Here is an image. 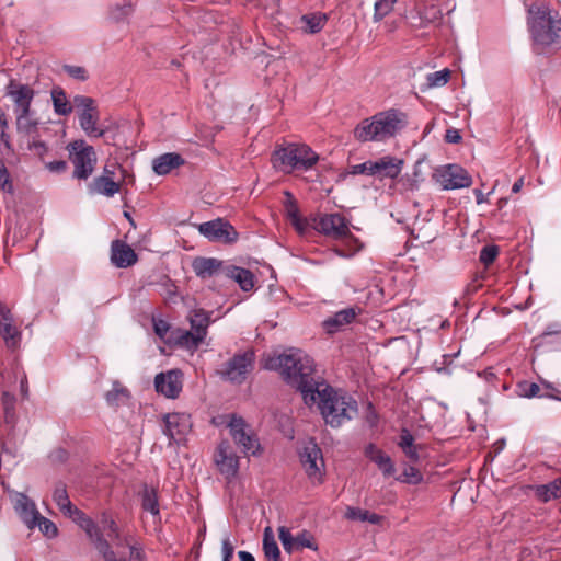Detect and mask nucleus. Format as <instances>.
I'll return each instance as SVG.
<instances>
[{
  "label": "nucleus",
  "mask_w": 561,
  "mask_h": 561,
  "mask_svg": "<svg viewBox=\"0 0 561 561\" xmlns=\"http://www.w3.org/2000/svg\"><path fill=\"white\" fill-rule=\"evenodd\" d=\"M263 551L267 561H282L280 550L271 527H266L263 533Z\"/></svg>",
  "instance_id": "72a5a7b5"
},
{
  "label": "nucleus",
  "mask_w": 561,
  "mask_h": 561,
  "mask_svg": "<svg viewBox=\"0 0 561 561\" xmlns=\"http://www.w3.org/2000/svg\"><path fill=\"white\" fill-rule=\"evenodd\" d=\"M71 519L82 528L99 552L110 548L108 542L103 538L98 525L82 511L75 512Z\"/></svg>",
  "instance_id": "aec40b11"
},
{
  "label": "nucleus",
  "mask_w": 561,
  "mask_h": 561,
  "mask_svg": "<svg viewBox=\"0 0 561 561\" xmlns=\"http://www.w3.org/2000/svg\"><path fill=\"white\" fill-rule=\"evenodd\" d=\"M163 433L170 438V443L180 444L191 432L192 422L186 413H168L163 416Z\"/></svg>",
  "instance_id": "4468645a"
},
{
  "label": "nucleus",
  "mask_w": 561,
  "mask_h": 561,
  "mask_svg": "<svg viewBox=\"0 0 561 561\" xmlns=\"http://www.w3.org/2000/svg\"><path fill=\"white\" fill-rule=\"evenodd\" d=\"M32 139L33 140L28 144V147L33 149L37 154L43 156L47 151L46 145L41 140H36V138Z\"/></svg>",
  "instance_id": "052dcab7"
},
{
  "label": "nucleus",
  "mask_w": 561,
  "mask_h": 561,
  "mask_svg": "<svg viewBox=\"0 0 561 561\" xmlns=\"http://www.w3.org/2000/svg\"><path fill=\"white\" fill-rule=\"evenodd\" d=\"M229 434L234 444L244 456L259 457L263 453L262 445L256 433L243 417L232 414L228 422Z\"/></svg>",
  "instance_id": "0eeeda50"
},
{
  "label": "nucleus",
  "mask_w": 561,
  "mask_h": 561,
  "mask_svg": "<svg viewBox=\"0 0 561 561\" xmlns=\"http://www.w3.org/2000/svg\"><path fill=\"white\" fill-rule=\"evenodd\" d=\"M352 173L353 174H368V175H373V161L369 160V161H366V162H363V163L354 165L353 170H352Z\"/></svg>",
  "instance_id": "603ef678"
},
{
  "label": "nucleus",
  "mask_w": 561,
  "mask_h": 561,
  "mask_svg": "<svg viewBox=\"0 0 561 561\" xmlns=\"http://www.w3.org/2000/svg\"><path fill=\"white\" fill-rule=\"evenodd\" d=\"M300 461L313 483H321L324 474V460L320 447L313 443H307L300 450Z\"/></svg>",
  "instance_id": "9d476101"
},
{
  "label": "nucleus",
  "mask_w": 561,
  "mask_h": 561,
  "mask_svg": "<svg viewBox=\"0 0 561 561\" xmlns=\"http://www.w3.org/2000/svg\"><path fill=\"white\" fill-rule=\"evenodd\" d=\"M319 161V156L308 145L288 144L274 151L273 167L283 173L306 172Z\"/></svg>",
  "instance_id": "39448f33"
},
{
  "label": "nucleus",
  "mask_w": 561,
  "mask_h": 561,
  "mask_svg": "<svg viewBox=\"0 0 561 561\" xmlns=\"http://www.w3.org/2000/svg\"><path fill=\"white\" fill-rule=\"evenodd\" d=\"M450 70L448 68H444L439 71L431 72L426 76L425 89H435L444 87L448 83L450 79Z\"/></svg>",
  "instance_id": "ea45409f"
},
{
  "label": "nucleus",
  "mask_w": 561,
  "mask_h": 561,
  "mask_svg": "<svg viewBox=\"0 0 561 561\" xmlns=\"http://www.w3.org/2000/svg\"><path fill=\"white\" fill-rule=\"evenodd\" d=\"M64 70L68 76L79 81H85L88 79V72L83 67L65 65Z\"/></svg>",
  "instance_id": "49530a36"
},
{
  "label": "nucleus",
  "mask_w": 561,
  "mask_h": 561,
  "mask_svg": "<svg viewBox=\"0 0 561 561\" xmlns=\"http://www.w3.org/2000/svg\"><path fill=\"white\" fill-rule=\"evenodd\" d=\"M442 12L437 5L419 2L415 12H411L408 19L413 26L422 27L437 22Z\"/></svg>",
  "instance_id": "b1692460"
},
{
  "label": "nucleus",
  "mask_w": 561,
  "mask_h": 561,
  "mask_svg": "<svg viewBox=\"0 0 561 561\" xmlns=\"http://www.w3.org/2000/svg\"><path fill=\"white\" fill-rule=\"evenodd\" d=\"M373 462L378 466L386 477L392 476L396 471L391 458L383 451L380 455L375 456Z\"/></svg>",
  "instance_id": "a18cd8bd"
},
{
  "label": "nucleus",
  "mask_w": 561,
  "mask_h": 561,
  "mask_svg": "<svg viewBox=\"0 0 561 561\" xmlns=\"http://www.w3.org/2000/svg\"><path fill=\"white\" fill-rule=\"evenodd\" d=\"M131 11H133L131 4L125 3L122 7L115 8V10H113V12H112V16L115 20H119V19H123L124 16L128 15L129 13H131Z\"/></svg>",
  "instance_id": "5fc2aeb1"
},
{
  "label": "nucleus",
  "mask_w": 561,
  "mask_h": 561,
  "mask_svg": "<svg viewBox=\"0 0 561 561\" xmlns=\"http://www.w3.org/2000/svg\"><path fill=\"white\" fill-rule=\"evenodd\" d=\"M278 538L283 545L284 550L289 554L305 548L314 551L318 550L314 537L308 530H302L294 536L289 528L280 526L278 528Z\"/></svg>",
  "instance_id": "2eb2a0df"
},
{
  "label": "nucleus",
  "mask_w": 561,
  "mask_h": 561,
  "mask_svg": "<svg viewBox=\"0 0 561 561\" xmlns=\"http://www.w3.org/2000/svg\"><path fill=\"white\" fill-rule=\"evenodd\" d=\"M129 561H145L144 552L139 547H130Z\"/></svg>",
  "instance_id": "e2e57ef3"
},
{
  "label": "nucleus",
  "mask_w": 561,
  "mask_h": 561,
  "mask_svg": "<svg viewBox=\"0 0 561 561\" xmlns=\"http://www.w3.org/2000/svg\"><path fill=\"white\" fill-rule=\"evenodd\" d=\"M16 131L20 135L36 138L43 128V123L37 117L34 110L24 111L14 114Z\"/></svg>",
  "instance_id": "412c9836"
},
{
  "label": "nucleus",
  "mask_w": 561,
  "mask_h": 561,
  "mask_svg": "<svg viewBox=\"0 0 561 561\" xmlns=\"http://www.w3.org/2000/svg\"><path fill=\"white\" fill-rule=\"evenodd\" d=\"M224 276L236 282L244 291H249L254 287V275L249 270L227 265L224 270Z\"/></svg>",
  "instance_id": "c756f323"
},
{
  "label": "nucleus",
  "mask_w": 561,
  "mask_h": 561,
  "mask_svg": "<svg viewBox=\"0 0 561 561\" xmlns=\"http://www.w3.org/2000/svg\"><path fill=\"white\" fill-rule=\"evenodd\" d=\"M156 390L167 398L174 399L182 391V373L179 369H172L167 373H160L154 378Z\"/></svg>",
  "instance_id": "a211bd4d"
},
{
  "label": "nucleus",
  "mask_w": 561,
  "mask_h": 561,
  "mask_svg": "<svg viewBox=\"0 0 561 561\" xmlns=\"http://www.w3.org/2000/svg\"><path fill=\"white\" fill-rule=\"evenodd\" d=\"M204 339H199L197 336V332L191 331H180L175 337L176 343L185 347L186 350L194 351L198 347V345L203 342Z\"/></svg>",
  "instance_id": "a19ab883"
},
{
  "label": "nucleus",
  "mask_w": 561,
  "mask_h": 561,
  "mask_svg": "<svg viewBox=\"0 0 561 561\" xmlns=\"http://www.w3.org/2000/svg\"><path fill=\"white\" fill-rule=\"evenodd\" d=\"M461 139L460 133L456 128H449L446 130L445 140L449 144H457Z\"/></svg>",
  "instance_id": "bf43d9fd"
},
{
  "label": "nucleus",
  "mask_w": 561,
  "mask_h": 561,
  "mask_svg": "<svg viewBox=\"0 0 561 561\" xmlns=\"http://www.w3.org/2000/svg\"><path fill=\"white\" fill-rule=\"evenodd\" d=\"M404 164L402 159L385 156L378 160L373 161V175L380 179L390 178L396 179Z\"/></svg>",
  "instance_id": "5701e85b"
},
{
  "label": "nucleus",
  "mask_w": 561,
  "mask_h": 561,
  "mask_svg": "<svg viewBox=\"0 0 561 561\" xmlns=\"http://www.w3.org/2000/svg\"><path fill=\"white\" fill-rule=\"evenodd\" d=\"M540 388L537 383L528 385L527 390H525V396L528 398L537 397L539 394Z\"/></svg>",
  "instance_id": "338daca9"
},
{
  "label": "nucleus",
  "mask_w": 561,
  "mask_h": 561,
  "mask_svg": "<svg viewBox=\"0 0 561 561\" xmlns=\"http://www.w3.org/2000/svg\"><path fill=\"white\" fill-rule=\"evenodd\" d=\"M327 20L328 18L324 13H311L301 18L306 31L310 34L320 32L324 27Z\"/></svg>",
  "instance_id": "58836bf2"
},
{
  "label": "nucleus",
  "mask_w": 561,
  "mask_h": 561,
  "mask_svg": "<svg viewBox=\"0 0 561 561\" xmlns=\"http://www.w3.org/2000/svg\"><path fill=\"white\" fill-rule=\"evenodd\" d=\"M106 402L112 407H119L127 403L129 391L118 381H114L112 389L105 396Z\"/></svg>",
  "instance_id": "c9c22d12"
},
{
  "label": "nucleus",
  "mask_w": 561,
  "mask_h": 561,
  "mask_svg": "<svg viewBox=\"0 0 561 561\" xmlns=\"http://www.w3.org/2000/svg\"><path fill=\"white\" fill-rule=\"evenodd\" d=\"M36 527L47 538H55L58 535V528L55 523L42 516L41 514L36 517L34 528Z\"/></svg>",
  "instance_id": "79ce46f5"
},
{
  "label": "nucleus",
  "mask_w": 561,
  "mask_h": 561,
  "mask_svg": "<svg viewBox=\"0 0 561 561\" xmlns=\"http://www.w3.org/2000/svg\"><path fill=\"white\" fill-rule=\"evenodd\" d=\"M345 517L351 520L367 522L369 524H379L382 517L376 513L358 507H347Z\"/></svg>",
  "instance_id": "4c0bfd02"
},
{
  "label": "nucleus",
  "mask_w": 561,
  "mask_h": 561,
  "mask_svg": "<svg viewBox=\"0 0 561 561\" xmlns=\"http://www.w3.org/2000/svg\"><path fill=\"white\" fill-rule=\"evenodd\" d=\"M306 393L305 403L317 404L325 424L331 427H340L358 414V404L353 397L333 389L325 382L320 381Z\"/></svg>",
  "instance_id": "f257e3e1"
},
{
  "label": "nucleus",
  "mask_w": 561,
  "mask_h": 561,
  "mask_svg": "<svg viewBox=\"0 0 561 561\" xmlns=\"http://www.w3.org/2000/svg\"><path fill=\"white\" fill-rule=\"evenodd\" d=\"M8 127V122L5 119L4 113L0 111V147L3 146L5 149L10 148L9 137L5 133Z\"/></svg>",
  "instance_id": "de8ad7c7"
},
{
  "label": "nucleus",
  "mask_w": 561,
  "mask_h": 561,
  "mask_svg": "<svg viewBox=\"0 0 561 561\" xmlns=\"http://www.w3.org/2000/svg\"><path fill=\"white\" fill-rule=\"evenodd\" d=\"M50 99L53 103L54 113L58 116H69L73 110V100L70 101L65 90L56 85L50 91Z\"/></svg>",
  "instance_id": "7c9ffc66"
},
{
  "label": "nucleus",
  "mask_w": 561,
  "mask_h": 561,
  "mask_svg": "<svg viewBox=\"0 0 561 561\" xmlns=\"http://www.w3.org/2000/svg\"><path fill=\"white\" fill-rule=\"evenodd\" d=\"M436 182L443 190H458L471 185L468 172L458 164H447L436 170Z\"/></svg>",
  "instance_id": "9b49d317"
},
{
  "label": "nucleus",
  "mask_w": 561,
  "mask_h": 561,
  "mask_svg": "<svg viewBox=\"0 0 561 561\" xmlns=\"http://www.w3.org/2000/svg\"><path fill=\"white\" fill-rule=\"evenodd\" d=\"M53 500L60 510V512L71 518L75 515V512H79L80 510L72 505L69 500L66 485L64 483H58L55 486L53 492Z\"/></svg>",
  "instance_id": "2f4dec72"
},
{
  "label": "nucleus",
  "mask_w": 561,
  "mask_h": 561,
  "mask_svg": "<svg viewBox=\"0 0 561 561\" xmlns=\"http://www.w3.org/2000/svg\"><path fill=\"white\" fill-rule=\"evenodd\" d=\"M407 124L405 115L396 110L380 112L362 121L354 130L357 140L386 141L394 137Z\"/></svg>",
  "instance_id": "20e7f679"
},
{
  "label": "nucleus",
  "mask_w": 561,
  "mask_h": 561,
  "mask_svg": "<svg viewBox=\"0 0 561 561\" xmlns=\"http://www.w3.org/2000/svg\"><path fill=\"white\" fill-rule=\"evenodd\" d=\"M480 260L485 265V267L491 264V244L483 247L481 250Z\"/></svg>",
  "instance_id": "680f3d73"
},
{
  "label": "nucleus",
  "mask_w": 561,
  "mask_h": 561,
  "mask_svg": "<svg viewBox=\"0 0 561 561\" xmlns=\"http://www.w3.org/2000/svg\"><path fill=\"white\" fill-rule=\"evenodd\" d=\"M356 316L357 311L355 308H345L327 318L323 321V327L328 333L332 334L341 330L344 325L350 324Z\"/></svg>",
  "instance_id": "cd10ccee"
},
{
  "label": "nucleus",
  "mask_w": 561,
  "mask_h": 561,
  "mask_svg": "<svg viewBox=\"0 0 561 561\" xmlns=\"http://www.w3.org/2000/svg\"><path fill=\"white\" fill-rule=\"evenodd\" d=\"M184 164V159L176 152L163 153L152 161V169L158 175L169 174L172 170Z\"/></svg>",
  "instance_id": "c85d7f7f"
},
{
  "label": "nucleus",
  "mask_w": 561,
  "mask_h": 561,
  "mask_svg": "<svg viewBox=\"0 0 561 561\" xmlns=\"http://www.w3.org/2000/svg\"><path fill=\"white\" fill-rule=\"evenodd\" d=\"M103 556L104 561H125L123 558H117L115 552L110 548L106 551L100 552Z\"/></svg>",
  "instance_id": "0e129e2a"
},
{
  "label": "nucleus",
  "mask_w": 561,
  "mask_h": 561,
  "mask_svg": "<svg viewBox=\"0 0 561 561\" xmlns=\"http://www.w3.org/2000/svg\"><path fill=\"white\" fill-rule=\"evenodd\" d=\"M73 106L78 116L80 128L91 138L103 137L106 129L100 125V111L94 99L76 94Z\"/></svg>",
  "instance_id": "423d86ee"
},
{
  "label": "nucleus",
  "mask_w": 561,
  "mask_h": 561,
  "mask_svg": "<svg viewBox=\"0 0 561 561\" xmlns=\"http://www.w3.org/2000/svg\"><path fill=\"white\" fill-rule=\"evenodd\" d=\"M290 221L299 233H302L306 228V222L298 216L297 211L289 213Z\"/></svg>",
  "instance_id": "6e6d98bb"
},
{
  "label": "nucleus",
  "mask_w": 561,
  "mask_h": 561,
  "mask_svg": "<svg viewBox=\"0 0 561 561\" xmlns=\"http://www.w3.org/2000/svg\"><path fill=\"white\" fill-rule=\"evenodd\" d=\"M398 0H377L374 5V21L379 22L387 16Z\"/></svg>",
  "instance_id": "37998d69"
},
{
  "label": "nucleus",
  "mask_w": 561,
  "mask_h": 561,
  "mask_svg": "<svg viewBox=\"0 0 561 561\" xmlns=\"http://www.w3.org/2000/svg\"><path fill=\"white\" fill-rule=\"evenodd\" d=\"M12 183L5 168L0 169V190L3 192H12Z\"/></svg>",
  "instance_id": "3c124183"
},
{
  "label": "nucleus",
  "mask_w": 561,
  "mask_h": 561,
  "mask_svg": "<svg viewBox=\"0 0 561 561\" xmlns=\"http://www.w3.org/2000/svg\"><path fill=\"white\" fill-rule=\"evenodd\" d=\"M528 31L537 54L561 48V16L548 4L534 3L528 8Z\"/></svg>",
  "instance_id": "7ed1b4c3"
},
{
  "label": "nucleus",
  "mask_w": 561,
  "mask_h": 561,
  "mask_svg": "<svg viewBox=\"0 0 561 561\" xmlns=\"http://www.w3.org/2000/svg\"><path fill=\"white\" fill-rule=\"evenodd\" d=\"M35 94V90L30 84L14 79L10 80L5 87V95L12 102L13 114L32 110Z\"/></svg>",
  "instance_id": "f8f14e48"
},
{
  "label": "nucleus",
  "mask_w": 561,
  "mask_h": 561,
  "mask_svg": "<svg viewBox=\"0 0 561 561\" xmlns=\"http://www.w3.org/2000/svg\"><path fill=\"white\" fill-rule=\"evenodd\" d=\"M153 328H154V332L160 337H164L169 331V324L163 320H157V321L154 320Z\"/></svg>",
  "instance_id": "4d7b16f0"
},
{
  "label": "nucleus",
  "mask_w": 561,
  "mask_h": 561,
  "mask_svg": "<svg viewBox=\"0 0 561 561\" xmlns=\"http://www.w3.org/2000/svg\"><path fill=\"white\" fill-rule=\"evenodd\" d=\"M190 323L193 331L197 332L199 339H205L209 324V316L206 311L198 309L190 314Z\"/></svg>",
  "instance_id": "f704fd0d"
},
{
  "label": "nucleus",
  "mask_w": 561,
  "mask_h": 561,
  "mask_svg": "<svg viewBox=\"0 0 561 561\" xmlns=\"http://www.w3.org/2000/svg\"><path fill=\"white\" fill-rule=\"evenodd\" d=\"M214 458L220 473L227 479H232L238 474L240 459L227 440L218 445Z\"/></svg>",
  "instance_id": "f3484780"
},
{
  "label": "nucleus",
  "mask_w": 561,
  "mask_h": 561,
  "mask_svg": "<svg viewBox=\"0 0 561 561\" xmlns=\"http://www.w3.org/2000/svg\"><path fill=\"white\" fill-rule=\"evenodd\" d=\"M255 355L252 350L236 354L224 364L219 374L221 378L233 383H242L254 366Z\"/></svg>",
  "instance_id": "1a4fd4ad"
},
{
  "label": "nucleus",
  "mask_w": 561,
  "mask_h": 561,
  "mask_svg": "<svg viewBox=\"0 0 561 561\" xmlns=\"http://www.w3.org/2000/svg\"><path fill=\"white\" fill-rule=\"evenodd\" d=\"M198 231L202 236L213 242L230 243L237 240L236 229L224 219H215L198 225Z\"/></svg>",
  "instance_id": "ddd939ff"
},
{
  "label": "nucleus",
  "mask_w": 561,
  "mask_h": 561,
  "mask_svg": "<svg viewBox=\"0 0 561 561\" xmlns=\"http://www.w3.org/2000/svg\"><path fill=\"white\" fill-rule=\"evenodd\" d=\"M316 229L332 239H345L350 233L348 222L340 214H324L316 221Z\"/></svg>",
  "instance_id": "dca6fc26"
},
{
  "label": "nucleus",
  "mask_w": 561,
  "mask_h": 561,
  "mask_svg": "<svg viewBox=\"0 0 561 561\" xmlns=\"http://www.w3.org/2000/svg\"><path fill=\"white\" fill-rule=\"evenodd\" d=\"M70 161L73 164V178L87 180L94 171L96 153L92 146L84 140H75L67 147Z\"/></svg>",
  "instance_id": "6e6552de"
},
{
  "label": "nucleus",
  "mask_w": 561,
  "mask_h": 561,
  "mask_svg": "<svg viewBox=\"0 0 561 561\" xmlns=\"http://www.w3.org/2000/svg\"><path fill=\"white\" fill-rule=\"evenodd\" d=\"M382 450L370 444L366 447L365 454L373 461L374 457L380 455Z\"/></svg>",
  "instance_id": "69168bd1"
},
{
  "label": "nucleus",
  "mask_w": 561,
  "mask_h": 561,
  "mask_svg": "<svg viewBox=\"0 0 561 561\" xmlns=\"http://www.w3.org/2000/svg\"><path fill=\"white\" fill-rule=\"evenodd\" d=\"M263 367L268 370H278L289 385L300 391L302 399L307 394V390H312L320 382L312 377L313 359L300 350H289L283 354L267 357Z\"/></svg>",
  "instance_id": "f03ea898"
},
{
  "label": "nucleus",
  "mask_w": 561,
  "mask_h": 561,
  "mask_svg": "<svg viewBox=\"0 0 561 561\" xmlns=\"http://www.w3.org/2000/svg\"><path fill=\"white\" fill-rule=\"evenodd\" d=\"M234 552V547L230 540V538L227 536L221 541V553H222V561H231Z\"/></svg>",
  "instance_id": "09e8293b"
},
{
  "label": "nucleus",
  "mask_w": 561,
  "mask_h": 561,
  "mask_svg": "<svg viewBox=\"0 0 561 561\" xmlns=\"http://www.w3.org/2000/svg\"><path fill=\"white\" fill-rule=\"evenodd\" d=\"M238 556H239L240 561H255V559L252 556V553H250L248 551L241 550V551L238 552Z\"/></svg>",
  "instance_id": "774afa93"
},
{
  "label": "nucleus",
  "mask_w": 561,
  "mask_h": 561,
  "mask_svg": "<svg viewBox=\"0 0 561 561\" xmlns=\"http://www.w3.org/2000/svg\"><path fill=\"white\" fill-rule=\"evenodd\" d=\"M113 171H110L107 168H105L102 175L95 178L90 184V192L92 194L113 197L121 191V184L113 180Z\"/></svg>",
  "instance_id": "393cba45"
},
{
  "label": "nucleus",
  "mask_w": 561,
  "mask_h": 561,
  "mask_svg": "<svg viewBox=\"0 0 561 561\" xmlns=\"http://www.w3.org/2000/svg\"><path fill=\"white\" fill-rule=\"evenodd\" d=\"M13 508L28 529H34L36 517L41 514L33 500L24 493L15 492L12 497Z\"/></svg>",
  "instance_id": "6ab92c4d"
},
{
  "label": "nucleus",
  "mask_w": 561,
  "mask_h": 561,
  "mask_svg": "<svg viewBox=\"0 0 561 561\" xmlns=\"http://www.w3.org/2000/svg\"><path fill=\"white\" fill-rule=\"evenodd\" d=\"M414 444V437L413 435L407 430L403 428L400 434V440L398 443V446L403 449L405 447H409Z\"/></svg>",
  "instance_id": "864d4df0"
},
{
  "label": "nucleus",
  "mask_w": 561,
  "mask_h": 561,
  "mask_svg": "<svg viewBox=\"0 0 561 561\" xmlns=\"http://www.w3.org/2000/svg\"><path fill=\"white\" fill-rule=\"evenodd\" d=\"M141 506L145 511L151 513L153 516L159 515V502L157 490L145 485L141 492Z\"/></svg>",
  "instance_id": "e433bc0d"
},
{
  "label": "nucleus",
  "mask_w": 561,
  "mask_h": 561,
  "mask_svg": "<svg viewBox=\"0 0 561 561\" xmlns=\"http://www.w3.org/2000/svg\"><path fill=\"white\" fill-rule=\"evenodd\" d=\"M535 494L541 502H549L561 497V478L547 484L535 486Z\"/></svg>",
  "instance_id": "473e14b6"
},
{
  "label": "nucleus",
  "mask_w": 561,
  "mask_h": 561,
  "mask_svg": "<svg viewBox=\"0 0 561 561\" xmlns=\"http://www.w3.org/2000/svg\"><path fill=\"white\" fill-rule=\"evenodd\" d=\"M0 334L9 347L14 348L20 341V332L12 323L10 310L0 304Z\"/></svg>",
  "instance_id": "bb28decb"
},
{
  "label": "nucleus",
  "mask_w": 561,
  "mask_h": 561,
  "mask_svg": "<svg viewBox=\"0 0 561 561\" xmlns=\"http://www.w3.org/2000/svg\"><path fill=\"white\" fill-rule=\"evenodd\" d=\"M398 481L410 484H417L422 482V473L413 466H405L403 472L397 478Z\"/></svg>",
  "instance_id": "c03bdc74"
},
{
  "label": "nucleus",
  "mask_w": 561,
  "mask_h": 561,
  "mask_svg": "<svg viewBox=\"0 0 561 561\" xmlns=\"http://www.w3.org/2000/svg\"><path fill=\"white\" fill-rule=\"evenodd\" d=\"M46 167L51 172L61 173L67 169V163L64 160H57L47 163Z\"/></svg>",
  "instance_id": "13d9d810"
},
{
  "label": "nucleus",
  "mask_w": 561,
  "mask_h": 561,
  "mask_svg": "<svg viewBox=\"0 0 561 561\" xmlns=\"http://www.w3.org/2000/svg\"><path fill=\"white\" fill-rule=\"evenodd\" d=\"M138 257L133 248L124 241L115 240L111 245V262L118 268L134 265Z\"/></svg>",
  "instance_id": "4be33fe9"
},
{
  "label": "nucleus",
  "mask_w": 561,
  "mask_h": 561,
  "mask_svg": "<svg viewBox=\"0 0 561 561\" xmlns=\"http://www.w3.org/2000/svg\"><path fill=\"white\" fill-rule=\"evenodd\" d=\"M226 266L215 257H196L192 263L193 271L201 278H208L217 274L224 275Z\"/></svg>",
  "instance_id": "a878e982"
},
{
  "label": "nucleus",
  "mask_w": 561,
  "mask_h": 561,
  "mask_svg": "<svg viewBox=\"0 0 561 561\" xmlns=\"http://www.w3.org/2000/svg\"><path fill=\"white\" fill-rule=\"evenodd\" d=\"M422 450V446L421 445H411L409 447H405L402 449V451L404 453V455L412 461L414 462H417L421 458L420 456V451Z\"/></svg>",
  "instance_id": "8fccbe9b"
}]
</instances>
